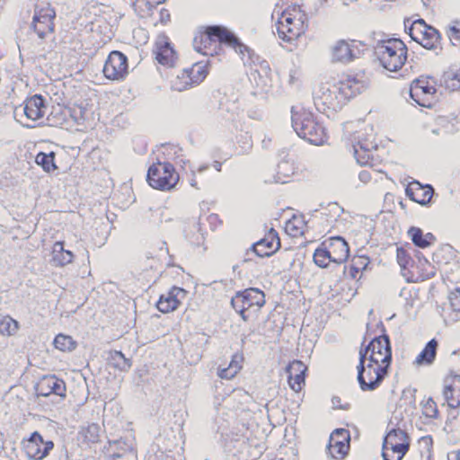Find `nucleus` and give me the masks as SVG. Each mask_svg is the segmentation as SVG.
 I'll use <instances>...</instances> for the list:
<instances>
[{"label": "nucleus", "instance_id": "obj_1", "mask_svg": "<svg viewBox=\"0 0 460 460\" xmlns=\"http://www.w3.org/2000/svg\"><path fill=\"white\" fill-rule=\"evenodd\" d=\"M365 84L354 76H347L336 84H321L314 92V103L320 112L337 111L351 98L359 94Z\"/></svg>", "mask_w": 460, "mask_h": 460}, {"label": "nucleus", "instance_id": "obj_2", "mask_svg": "<svg viewBox=\"0 0 460 460\" xmlns=\"http://www.w3.org/2000/svg\"><path fill=\"white\" fill-rule=\"evenodd\" d=\"M218 41L234 49L243 59L245 53L248 54V58L251 59L252 49L243 44L240 39L226 27L222 25H211L205 29L204 33L199 37H195L193 41L194 49L197 52L208 55L207 49L208 45L212 42Z\"/></svg>", "mask_w": 460, "mask_h": 460}, {"label": "nucleus", "instance_id": "obj_3", "mask_svg": "<svg viewBox=\"0 0 460 460\" xmlns=\"http://www.w3.org/2000/svg\"><path fill=\"white\" fill-rule=\"evenodd\" d=\"M292 127L301 138L313 145H322L325 140V129L314 118V114L304 109L292 107Z\"/></svg>", "mask_w": 460, "mask_h": 460}, {"label": "nucleus", "instance_id": "obj_4", "mask_svg": "<svg viewBox=\"0 0 460 460\" xmlns=\"http://www.w3.org/2000/svg\"><path fill=\"white\" fill-rule=\"evenodd\" d=\"M407 52L405 43L397 38L381 40L375 49L380 65L391 72H396L402 68L406 62Z\"/></svg>", "mask_w": 460, "mask_h": 460}, {"label": "nucleus", "instance_id": "obj_5", "mask_svg": "<svg viewBox=\"0 0 460 460\" xmlns=\"http://www.w3.org/2000/svg\"><path fill=\"white\" fill-rule=\"evenodd\" d=\"M307 15L299 6L285 10L276 24L279 37L290 42L301 36L307 28Z\"/></svg>", "mask_w": 460, "mask_h": 460}, {"label": "nucleus", "instance_id": "obj_6", "mask_svg": "<svg viewBox=\"0 0 460 460\" xmlns=\"http://www.w3.org/2000/svg\"><path fill=\"white\" fill-rule=\"evenodd\" d=\"M146 180L154 189L171 190L177 184L179 174L172 164L158 162L149 167Z\"/></svg>", "mask_w": 460, "mask_h": 460}, {"label": "nucleus", "instance_id": "obj_7", "mask_svg": "<svg viewBox=\"0 0 460 460\" xmlns=\"http://www.w3.org/2000/svg\"><path fill=\"white\" fill-rule=\"evenodd\" d=\"M265 304V296L258 288H251L243 291L237 292L231 299V305L243 321H248V315L245 314L250 308L256 306L260 309Z\"/></svg>", "mask_w": 460, "mask_h": 460}, {"label": "nucleus", "instance_id": "obj_8", "mask_svg": "<svg viewBox=\"0 0 460 460\" xmlns=\"http://www.w3.org/2000/svg\"><path fill=\"white\" fill-rule=\"evenodd\" d=\"M279 248L280 239L278 232L270 228L262 239L253 243L251 249L246 251L243 261H252L253 260L252 255H256L260 258L270 257Z\"/></svg>", "mask_w": 460, "mask_h": 460}, {"label": "nucleus", "instance_id": "obj_9", "mask_svg": "<svg viewBox=\"0 0 460 460\" xmlns=\"http://www.w3.org/2000/svg\"><path fill=\"white\" fill-rule=\"evenodd\" d=\"M389 367L375 364L368 361L363 370V381L359 379V370H358L357 380L362 391H374L378 388L387 376Z\"/></svg>", "mask_w": 460, "mask_h": 460}, {"label": "nucleus", "instance_id": "obj_10", "mask_svg": "<svg viewBox=\"0 0 460 460\" xmlns=\"http://www.w3.org/2000/svg\"><path fill=\"white\" fill-rule=\"evenodd\" d=\"M370 350L368 361L375 364L390 367L392 361V349L389 336L383 333L375 337L367 345Z\"/></svg>", "mask_w": 460, "mask_h": 460}, {"label": "nucleus", "instance_id": "obj_11", "mask_svg": "<svg viewBox=\"0 0 460 460\" xmlns=\"http://www.w3.org/2000/svg\"><path fill=\"white\" fill-rule=\"evenodd\" d=\"M23 447L27 456L32 460H42L54 447L52 440H45L38 432L34 431L30 438L23 442Z\"/></svg>", "mask_w": 460, "mask_h": 460}, {"label": "nucleus", "instance_id": "obj_12", "mask_svg": "<svg viewBox=\"0 0 460 460\" xmlns=\"http://www.w3.org/2000/svg\"><path fill=\"white\" fill-rule=\"evenodd\" d=\"M103 74L110 80H119L128 74V58L120 51H111L103 66Z\"/></svg>", "mask_w": 460, "mask_h": 460}, {"label": "nucleus", "instance_id": "obj_13", "mask_svg": "<svg viewBox=\"0 0 460 460\" xmlns=\"http://www.w3.org/2000/svg\"><path fill=\"white\" fill-rule=\"evenodd\" d=\"M56 12L50 7L41 8L35 13L31 29L41 40L45 39L48 35L54 31V19Z\"/></svg>", "mask_w": 460, "mask_h": 460}, {"label": "nucleus", "instance_id": "obj_14", "mask_svg": "<svg viewBox=\"0 0 460 460\" xmlns=\"http://www.w3.org/2000/svg\"><path fill=\"white\" fill-rule=\"evenodd\" d=\"M206 66L198 62L191 67L185 68L181 74L177 76L174 87L177 91L186 90L188 87L200 84L207 76Z\"/></svg>", "mask_w": 460, "mask_h": 460}, {"label": "nucleus", "instance_id": "obj_15", "mask_svg": "<svg viewBox=\"0 0 460 460\" xmlns=\"http://www.w3.org/2000/svg\"><path fill=\"white\" fill-rule=\"evenodd\" d=\"M350 436L349 430L337 429L330 436L327 447L328 454L334 459H343L349 447Z\"/></svg>", "mask_w": 460, "mask_h": 460}, {"label": "nucleus", "instance_id": "obj_16", "mask_svg": "<svg viewBox=\"0 0 460 460\" xmlns=\"http://www.w3.org/2000/svg\"><path fill=\"white\" fill-rule=\"evenodd\" d=\"M23 106L16 107L14 110V117L22 113L26 119L36 121L44 117L47 107L45 99L40 94H34L31 98L26 99Z\"/></svg>", "mask_w": 460, "mask_h": 460}, {"label": "nucleus", "instance_id": "obj_17", "mask_svg": "<svg viewBox=\"0 0 460 460\" xmlns=\"http://www.w3.org/2000/svg\"><path fill=\"white\" fill-rule=\"evenodd\" d=\"M436 93V88L430 84L429 78H418L411 82L410 87L411 98L420 106L429 107V97Z\"/></svg>", "mask_w": 460, "mask_h": 460}, {"label": "nucleus", "instance_id": "obj_18", "mask_svg": "<svg viewBox=\"0 0 460 460\" xmlns=\"http://www.w3.org/2000/svg\"><path fill=\"white\" fill-rule=\"evenodd\" d=\"M38 396L48 397L56 394L61 398L66 397V384L55 376H44L35 386Z\"/></svg>", "mask_w": 460, "mask_h": 460}, {"label": "nucleus", "instance_id": "obj_19", "mask_svg": "<svg viewBox=\"0 0 460 460\" xmlns=\"http://www.w3.org/2000/svg\"><path fill=\"white\" fill-rule=\"evenodd\" d=\"M187 296V291L179 287H172L166 294L160 296L156 303L157 309L163 314L176 310L182 299Z\"/></svg>", "mask_w": 460, "mask_h": 460}, {"label": "nucleus", "instance_id": "obj_20", "mask_svg": "<svg viewBox=\"0 0 460 460\" xmlns=\"http://www.w3.org/2000/svg\"><path fill=\"white\" fill-rule=\"evenodd\" d=\"M155 59L159 64L172 66L176 60V53L169 39L164 34L159 35L155 41V49L154 50Z\"/></svg>", "mask_w": 460, "mask_h": 460}, {"label": "nucleus", "instance_id": "obj_21", "mask_svg": "<svg viewBox=\"0 0 460 460\" xmlns=\"http://www.w3.org/2000/svg\"><path fill=\"white\" fill-rule=\"evenodd\" d=\"M443 396L450 408L460 406V376L448 375L444 381Z\"/></svg>", "mask_w": 460, "mask_h": 460}, {"label": "nucleus", "instance_id": "obj_22", "mask_svg": "<svg viewBox=\"0 0 460 460\" xmlns=\"http://www.w3.org/2000/svg\"><path fill=\"white\" fill-rule=\"evenodd\" d=\"M306 370V366L300 360H294L286 367L288 385L293 391L296 393L301 391L305 385Z\"/></svg>", "mask_w": 460, "mask_h": 460}, {"label": "nucleus", "instance_id": "obj_23", "mask_svg": "<svg viewBox=\"0 0 460 460\" xmlns=\"http://www.w3.org/2000/svg\"><path fill=\"white\" fill-rule=\"evenodd\" d=\"M354 155L358 164L367 165L374 158V152L377 149V144L374 139L364 138L353 145Z\"/></svg>", "mask_w": 460, "mask_h": 460}, {"label": "nucleus", "instance_id": "obj_24", "mask_svg": "<svg viewBox=\"0 0 460 460\" xmlns=\"http://www.w3.org/2000/svg\"><path fill=\"white\" fill-rule=\"evenodd\" d=\"M405 193L414 202L427 205L432 198L433 188L430 185L422 186L418 181H413L407 186Z\"/></svg>", "mask_w": 460, "mask_h": 460}, {"label": "nucleus", "instance_id": "obj_25", "mask_svg": "<svg viewBox=\"0 0 460 460\" xmlns=\"http://www.w3.org/2000/svg\"><path fill=\"white\" fill-rule=\"evenodd\" d=\"M359 50L344 40H339L332 48V60L347 64L354 60Z\"/></svg>", "mask_w": 460, "mask_h": 460}, {"label": "nucleus", "instance_id": "obj_26", "mask_svg": "<svg viewBox=\"0 0 460 460\" xmlns=\"http://www.w3.org/2000/svg\"><path fill=\"white\" fill-rule=\"evenodd\" d=\"M329 251L332 252V261L337 264L346 261L349 255V244L341 236L331 238Z\"/></svg>", "mask_w": 460, "mask_h": 460}, {"label": "nucleus", "instance_id": "obj_27", "mask_svg": "<svg viewBox=\"0 0 460 460\" xmlns=\"http://www.w3.org/2000/svg\"><path fill=\"white\" fill-rule=\"evenodd\" d=\"M410 448V443L383 444L384 460H402Z\"/></svg>", "mask_w": 460, "mask_h": 460}, {"label": "nucleus", "instance_id": "obj_28", "mask_svg": "<svg viewBox=\"0 0 460 460\" xmlns=\"http://www.w3.org/2000/svg\"><path fill=\"white\" fill-rule=\"evenodd\" d=\"M438 343L436 339L430 340L424 349L421 350V352L418 355L416 358L414 364L418 366L421 365H431L437 355V349H438Z\"/></svg>", "mask_w": 460, "mask_h": 460}, {"label": "nucleus", "instance_id": "obj_29", "mask_svg": "<svg viewBox=\"0 0 460 460\" xmlns=\"http://www.w3.org/2000/svg\"><path fill=\"white\" fill-rule=\"evenodd\" d=\"M53 261L56 266H65L72 262L74 254L69 250L64 249V243L58 241L52 248Z\"/></svg>", "mask_w": 460, "mask_h": 460}, {"label": "nucleus", "instance_id": "obj_30", "mask_svg": "<svg viewBox=\"0 0 460 460\" xmlns=\"http://www.w3.org/2000/svg\"><path fill=\"white\" fill-rule=\"evenodd\" d=\"M408 234L412 243L422 249L430 246L436 240L435 236L431 233L424 234L420 228L415 226H411L408 230Z\"/></svg>", "mask_w": 460, "mask_h": 460}, {"label": "nucleus", "instance_id": "obj_31", "mask_svg": "<svg viewBox=\"0 0 460 460\" xmlns=\"http://www.w3.org/2000/svg\"><path fill=\"white\" fill-rule=\"evenodd\" d=\"M439 40L438 31L427 24L418 43L427 49H436L439 44Z\"/></svg>", "mask_w": 460, "mask_h": 460}, {"label": "nucleus", "instance_id": "obj_32", "mask_svg": "<svg viewBox=\"0 0 460 460\" xmlns=\"http://www.w3.org/2000/svg\"><path fill=\"white\" fill-rule=\"evenodd\" d=\"M295 166L292 161L287 158V155L278 164L277 173L275 175V182L286 183L288 179L295 173Z\"/></svg>", "mask_w": 460, "mask_h": 460}, {"label": "nucleus", "instance_id": "obj_33", "mask_svg": "<svg viewBox=\"0 0 460 460\" xmlns=\"http://www.w3.org/2000/svg\"><path fill=\"white\" fill-rule=\"evenodd\" d=\"M108 363L119 371H128L132 366L130 358L119 350L111 351L108 357Z\"/></svg>", "mask_w": 460, "mask_h": 460}, {"label": "nucleus", "instance_id": "obj_34", "mask_svg": "<svg viewBox=\"0 0 460 460\" xmlns=\"http://www.w3.org/2000/svg\"><path fill=\"white\" fill-rule=\"evenodd\" d=\"M186 239L194 246H200L203 244L205 237L201 233L199 223L193 221L189 229L184 230Z\"/></svg>", "mask_w": 460, "mask_h": 460}, {"label": "nucleus", "instance_id": "obj_35", "mask_svg": "<svg viewBox=\"0 0 460 460\" xmlns=\"http://www.w3.org/2000/svg\"><path fill=\"white\" fill-rule=\"evenodd\" d=\"M55 156L56 154L54 152H40L35 157V162L43 169V171L50 172L58 169L55 163Z\"/></svg>", "mask_w": 460, "mask_h": 460}, {"label": "nucleus", "instance_id": "obj_36", "mask_svg": "<svg viewBox=\"0 0 460 460\" xmlns=\"http://www.w3.org/2000/svg\"><path fill=\"white\" fill-rule=\"evenodd\" d=\"M53 344L56 349L64 352H71L76 348V341L71 336L63 333L55 337Z\"/></svg>", "mask_w": 460, "mask_h": 460}, {"label": "nucleus", "instance_id": "obj_37", "mask_svg": "<svg viewBox=\"0 0 460 460\" xmlns=\"http://www.w3.org/2000/svg\"><path fill=\"white\" fill-rule=\"evenodd\" d=\"M19 330V323L9 315L0 318V334L4 336L14 335Z\"/></svg>", "mask_w": 460, "mask_h": 460}, {"label": "nucleus", "instance_id": "obj_38", "mask_svg": "<svg viewBox=\"0 0 460 460\" xmlns=\"http://www.w3.org/2000/svg\"><path fill=\"white\" fill-rule=\"evenodd\" d=\"M80 434L84 438V441L87 443H98L101 437V427L96 423L89 424L83 428Z\"/></svg>", "mask_w": 460, "mask_h": 460}, {"label": "nucleus", "instance_id": "obj_39", "mask_svg": "<svg viewBox=\"0 0 460 460\" xmlns=\"http://www.w3.org/2000/svg\"><path fill=\"white\" fill-rule=\"evenodd\" d=\"M410 443L407 433L401 429H392L384 438L383 444Z\"/></svg>", "mask_w": 460, "mask_h": 460}, {"label": "nucleus", "instance_id": "obj_40", "mask_svg": "<svg viewBox=\"0 0 460 460\" xmlns=\"http://www.w3.org/2000/svg\"><path fill=\"white\" fill-rule=\"evenodd\" d=\"M332 252L326 248H317L314 253V261L320 268H326L332 261Z\"/></svg>", "mask_w": 460, "mask_h": 460}, {"label": "nucleus", "instance_id": "obj_41", "mask_svg": "<svg viewBox=\"0 0 460 460\" xmlns=\"http://www.w3.org/2000/svg\"><path fill=\"white\" fill-rule=\"evenodd\" d=\"M447 34L454 46L460 47V19L454 20L448 24Z\"/></svg>", "mask_w": 460, "mask_h": 460}, {"label": "nucleus", "instance_id": "obj_42", "mask_svg": "<svg viewBox=\"0 0 460 460\" xmlns=\"http://www.w3.org/2000/svg\"><path fill=\"white\" fill-rule=\"evenodd\" d=\"M422 413L428 418L437 419L438 415V410L436 402L432 398H429L422 405Z\"/></svg>", "mask_w": 460, "mask_h": 460}, {"label": "nucleus", "instance_id": "obj_43", "mask_svg": "<svg viewBox=\"0 0 460 460\" xmlns=\"http://www.w3.org/2000/svg\"><path fill=\"white\" fill-rule=\"evenodd\" d=\"M426 26L427 23L422 19L414 21L411 23V40L418 43Z\"/></svg>", "mask_w": 460, "mask_h": 460}, {"label": "nucleus", "instance_id": "obj_44", "mask_svg": "<svg viewBox=\"0 0 460 460\" xmlns=\"http://www.w3.org/2000/svg\"><path fill=\"white\" fill-rule=\"evenodd\" d=\"M446 88L456 91L460 88V79L456 74H447L444 76Z\"/></svg>", "mask_w": 460, "mask_h": 460}, {"label": "nucleus", "instance_id": "obj_45", "mask_svg": "<svg viewBox=\"0 0 460 460\" xmlns=\"http://www.w3.org/2000/svg\"><path fill=\"white\" fill-rule=\"evenodd\" d=\"M370 350L367 349V346L365 348H361L359 350V363L357 367V369L359 370V379L363 381V370L364 367L367 366L366 361L369 358Z\"/></svg>", "mask_w": 460, "mask_h": 460}, {"label": "nucleus", "instance_id": "obj_46", "mask_svg": "<svg viewBox=\"0 0 460 460\" xmlns=\"http://www.w3.org/2000/svg\"><path fill=\"white\" fill-rule=\"evenodd\" d=\"M397 261L402 270H406L411 261L408 252L403 248H397L396 250Z\"/></svg>", "mask_w": 460, "mask_h": 460}, {"label": "nucleus", "instance_id": "obj_47", "mask_svg": "<svg viewBox=\"0 0 460 460\" xmlns=\"http://www.w3.org/2000/svg\"><path fill=\"white\" fill-rule=\"evenodd\" d=\"M217 375L221 379L230 380L237 375L236 368L233 369V367H224V368H219Z\"/></svg>", "mask_w": 460, "mask_h": 460}, {"label": "nucleus", "instance_id": "obj_48", "mask_svg": "<svg viewBox=\"0 0 460 460\" xmlns=\"http://www.w3.org/2000/svg\"><path fill=\"white\" fill-rule=\"evenodd\" d=\"M242 360H243V357L241 355L234 354L232 357V360L229 363L228 367H233V369L236 368V373H238L242 368V366H241Z\"/></svg>", "mask_w": 460, "mask_h": 460}, {"label": "nucleus", "instance_id": "obj_49", "mask_svg": "<svg viewBox=\"0 0 460 460\" xmlns=\"http://www.w3.org/2000/svg\"><path fill=\"white\" fill-rule=\"evenodd\" d=\"M358 179L360 180V181H362L364 183H367L370 181V179H371L370 172L367 171V170H362L358 173Z\"/></svg>", "mask_w": 460, "mask_h": 460}, {"label": "nucleus", "instance_id": "obj_50", "mask_svg": "<svg viewBox=\"0 0 460 460\" xmlns=\"http://www.w3.org/2000/svg\"><path fill=\"white\" fill-rule=\"evenodd\" d=\"M287 230H288V231H290V232H291L290 234H293V235H295V236H296V235H298V234H302V233H303V232H302L298 227H296V226L294 225V223H293V222H288V225H287Z\"/></svg>", "mask_w": 460, "mask_h": 460}, {"label": "nucleus", "instance_id": "obj_51", "mask_svg": "<svg viewBox=\"0 0 460 460\" xmlns=\"http://www.w3.org/2000/svg\"><path fill=\"white\" fill-rule=\"evenodd\" d=\"M298 80V73L296 70H290L288 75V83L289 84H295Z\"/></svg>", "mask_w": 460, "mask_h": 460}, {"label": "nucleus", "instance_id": "obj_52", "mask_svg": "<svg viewBox=\"0 0 460 460\" xmlns=\"http://www.w3.org/2000/svg\"><path fill=\"white\" fill-rule=\"evenodd\" d=\"M405 31L410 35V37L411 38V24L410 26H407L405 24Z\"/></svg>", "mask_w": 460, "mask_h": 460}, {"label": "nucleus", "instance_id": "obj_53", "mask_svg": "<svg viewBox=\"0 0 460 460\" xmlns=\"http://www.w3.org/2000/svg\"><path fill=\"white\" fill-rule=\"evenodd\" d=\"M215 167H216L217 171L219 172L221 170V164L218 162H216Z\"/></svg>", "mask_w": 460, "mask_h": 460}, {"label": "nucleus", "instance_id": "obj_54", "mask_svg": "<svg viewBox=\"0 0 460 460\" xmlns=\"http://www.w3.org/2000/svg\"><path fill=\"white\" fill-rule=\"evenodd\" d=\"M190 185H191L192 187L197 188V181H196V180H195V179H191V180H190Z\"/></svg>", "mask_w": 460, "mask_h": 460}, {"label": "nucleus", "instance_id": "obj_55", "mask_svg": "<svg viewBox=\"0 0 460 460\" xmlns=\"http://www.w3.org/2000/svg\"><path fill=\"white\" fill-rule=\"evenodd\" d=\"M207 168H208V165L200 166V167L199 168V170H198V171H199V172H203V171H205Z\"/></svg>", "mask_w": 460, "mask_h": 460}, {"label": "nucleus", "instance_id": "obj_56", "mask_svg": "<svg viewBox=\"0 0 460 460\" xmlns=\"http://www.w3.org/2000/svg\"><path fill=\"white\" fill-rule=\"evenodd\" d=\"M113 457H121V455H120V454L114 453V454H113Z\"/></svg>", "mask_w": 460, "mask_h": 460}, {"label": "nucleus", "instance_id": "obj_57", "mask_svg": "<svg viewBox=\"0 0 460 460\" xmlns=\"http://www.w3.org/2000/svg\"><path fill=\"white\" fill-rule=\"evenodd\" d=\"M165 0H155V3L156 4H161V3H164Z\"/></svg>", "mask_w": 460, "mask_h": 460}, {"label": "nucleus", "instance_id": "obj_58", "mask_svg": "<svg viewBox=\"0 0 460 460\" xmlns=\"http://www.w3.org/2000/svg\"><path fill=\"white\" fill-rule=\"evenodd\" d=\"M456 460H460V452L456 456Z\"/></svg>", "mask_w": 460, "mask_h": 460}, {"label": "nucleus", "instance_id": "obj_59", "mask_svg": "<svg viewBox=\"0 0 460 460\" xmlns=\"http://www.w3.org/2000/svg\"><path fill=\"white\" fill-rule=\"evenodd\" d=\"M164 245H166V243H164ZM165 252H166V253H168V252H169L167 246H165Z\"/></svg>", "mask_w": 460, "mask_h": 460}, {"label": "nucleus", "instance_id": "obj_60", "mask_svg": "<svg viewBox=\"0 0 460 460\" xmlns=\"http://www.w3.org/2000/svg\"><path fill=\"white\" fill-rule=\"evenodd\" d=\"M112 443H113V444H120V443H121V441H113Z\"/></svg>", "mask_w": 460, "mask_h": 460}, {"label": "nucleus", "instance_id": "obj_61", "mask_svg": "<svg viewBox=\"0 0 460 460\" xmlns=\"http://www.w3.org/2000/svg\"><path fill=\"white\" fill-rule=\"evenodd\" d=\"M206 460H208V459H206Z\"/></svg>", "mask_w": 460, "mask_h": 460}, {"label": "nucleus", "instance_id": "obj_62", "mask_svg": "<svg viewBox=\"0 0 460 460\" xmlns=\"http://www.w3.org/2000/svg\"><path fill=\"white\" fill-rule=\"evenodd\" d=\"M295 460V459H294Z\"/></svg>", "mask_w": 460, "mask_h": 460}]
</instances>
